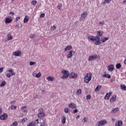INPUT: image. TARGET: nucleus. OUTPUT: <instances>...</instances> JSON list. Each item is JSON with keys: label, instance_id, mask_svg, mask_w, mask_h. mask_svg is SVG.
I'll use <instances>...</instances> for the list:
<instances>
[{"label": "nucleus", "instance_id": "f257e3e1", "mask_svg": "<svg viewBox=\"0 0 126 126\" xmlns=\"http://www.w3.org/2000/svg\"><path fill=\"white\" fill-rule=\"evenodd\" d=\"M27 126H45V121L42 118L37 119L34 122L30 123Z\"/></svg>", "mask_w": 126, "mask_h": 126}, {"label": "nucleus", "instance_id": "f03ea898", "mask_svg": "<svg viewBox=\"0 0 126 126\" xmlns=\"http://www.w3.org/2000/svg\"><path fill=\"white\" fill-rule=\"evenodd\" d=\"M88 39H90L91 41H96V42L94 43V45H97L101 44L100 37L99 36H94L93 35H90L88 36Z\"/></svg>", "mask_w": 126, "mask_h": 126}, {"label": "nucleus", "instance_id": "7ed1b4c3", "mask_svg": "<svg viewBox=\"0 0 126 126\" xmlns=\"http://www.w3.org/2000/svg\"><path fill=\"white\" fill-rule=\"evenodd\" d=\"M92 78V73H87L84 77V81L85 83H89V81L91 80Z\"/></svg>", "mask_w": 126, "mask_h": 126}, {"label": "nucleus", "instance_id": "20e7f679", "mask_svg": "<svg viewBox=\"0 0 126 126\" xmlns=\"http://www.w3.org/2000/svg\"><path fill=\"white\" fill-rule=\"evenodd\" d=\"M62 73L63 74L61 77V78L63 79H66V78H67L69 75V72H68V71L65 70L62 71Z\"/></svg>", "mask_w": 126, "mask_h": 126}, {"label": "nucleus", "instance_id": "39448f33", "mask_svg": "<svg viewBox=\"0 0 126 126\" xmlns=\"http://www.w3.org/2000/svg\"><path fill=\"white\" fill-rule=\"evenodd\" d=\"M107 124V121L106 120H101L97 123L95 125V126H105V125Z\"/></svg>", "mask_w": 126, "mask_h": 126}, {"label": "nucleus", "instance_id": "423d86ee", "mask_svg": "<svg viewBox=\"0 0 126 126\" xmlns=\"http://www.w3.org/2000/svg\"><path fill=\"white\" fill-rule=\"evenodd\" d=\"M38 118H44L45 117V114L44 113V110L43 109H40L38 110V114L37 115Z\"/></svg>", "mask_w": 126, "mask_h": 126}, {"label": "nucleus", "instance_id": "0eeeda50", "mask_svg": "<svg viewBox=\"0 0 126 126\" xmlns=\"http://www.w3.org/2000/svg\"><path fill=\"white\" fill-rule=\"evenodd\" d=\"M87 15H88V13H87V12H84L81 15V17L80 18V20H81V21H82V20H84V19L86 18Z\"/></svg>", "mask_w": 126, "mask_h": 126}, {"label": "nucleus", "instance_id": "6e6552de", "mask_svg": "<svg viewBox=\"0 0 126 126\" xmlns=\"http://www.w3.org/2000/svg\"><path fill=\"white\" fill-rule=\"evenodd\" d=\"M75 54V52L73 50H70L69 52V53L67 55V59H71L72 57L73 56V55Z\"/></svg>", "mask_w": 126, "mask_h": 126}, {"label": "nucleus", "instance_id": "1a4fd4ad", "mask_svg": "<svg viewBox=\"0 0 126 126\" xmlns=\"http://www.w3.org/2000/svg\"><path fill=\"white\" fill-rule=\"evenodd\" d=\"M95 59H98V57L96 54L89 56V61L91 62L92 61H94Z\"/></svg>", "mask_w": 126, "mask_h": 126}, {"label": "nucleus", "instance_id": "9d476101", "mask_svg": "<svg viewBox=\"0 0 126 126\" xmlns=\"http://www.w3.org/2000/svg\"><path fill=\"white\" fill-rule=\"evenodd\" d=\"M13 55L15 57H20L21 56V51L18 50L13 53Z\"/></svg>", "mask_w": 126, "mask_h": 126}, {"label": "nucleus", "instance_id": "9b49d317", "mask_svg": "<svg viewBox=\"0 0 126 126\" xmlns=\"http://www.w3.org/2000/svg\"><path fill=\"white\" fill-rule=\"evenodd\" d=\"M116 101H117V95L115 94L110 99V103H114V102H116Z\"/></svg>", "mask_w": 126, "mask_h": 126}, {"label": "nucleus", "instance_id": "f8f14e48", "mask_svg": "<svg viewBox=\"0 0 126 126\" xmlns=\"http://www.w3.org/2000/svg\"><path fill=\"white\" fill-rule=\"evenodd\" d=\"M115 68V66L113 64H110L107 66L108 71H113Z\"/></svg>", "mask_w": 126, "mask_h": 126}, {"label": "nucleus", "instance_id": "ddd939ff", "mask_svg": "<svg viewBox=\"0 0 126 126\" xmlns=\"http://www.w3.org/2000/svg\"><path fill=\"white\" fill-rule=\"evenodd\" d=\"M112 94H113V92H110L109 93H107L104 98L105 100H109L110 96H111Z\"/></svg>", "mask_w": 126, "mask_h": 126}, {"label": "nucleus", "instance_id": "4468645a", "mask_svg": "<svg viewBox=\"0 0 126 126\" xmlns=\"http://www.w3.org/2000/svg\"><path fill=\"white\" fill-rule=\"evenodd\" d=\"M7 115L6 114H2L0 117V119H1V121H4L5 120H7Z\"/></svg>", "mask_w": 126, "mask_h": 126}, {"label": "nucleus", "instance_id": "2eb2a0df", "mask_svg": "<svg viewBox=\"0 0 126 126\" xmlns=\"http://www.w3.org/2000/svg\"><path fill=\"white\" fill-rule=\"evenodd\" d=\"M70 76L71 78H76V77H77V74L71 72L70 73Z\"/></svg>", "mask_w": 126, "mask_h": 126}, {"label": "nucleus", "instance_id": "dca6fc26", "mask_svg": "<svg viewBox=\"0 0 126 126\" xmlns=\"http://www.w3.org/2000/svg\"><path fill=\"white\" fill-rule=\"evenodd\" d=\"M123 126V121L118 120L115 124V126Z\"/></svg>", "mask_w": 126, "mask_h": 126}, {"label": "nucleus", "instance_id": "f3484780", "mask_svg": "<svg viewBox=\"0 0 126 126\" xmlns=\"http://www.w3.org/2000/svg\"><path fill=\"white\" fill-rule=\"evenodd\" d=\"M120 111V109L118 107L116 108H114L112 111V114H116V113H118Z\"/></svg>", "mask_w": 126, "mask_h": 126}, {"label": "nucleus", "instance_id": "a211bd4d", "mask_svg": "<svg viewBox=\"0 0 126 126\" xmlns=\"http://www.w3.org/2000/svg\"><path fill=\"white\" fill-rule=\"evenodd\" d=\"M61 121L63 125H64V124H65V121H66V118H65V116H64V115H63L62 116Z\"/></svg>", "mask_w": 126, "mask_h": 126}, {"label": "nucleus", "instance_id": "6ab92c4d", "mask_svg": "<svg viewBox=\"0 0 126 126\" xmlns=\"http://www.w3.org/2000/svg\"><path fill=\"white\" fill-rule=\"evenodd\" d=\"M103 31H98L97 32V36H99V37H102V36L103 35Z\"/></svg>", "mask_w": 126, "mask_h": 126}, {"label": "nucleus", "instance_id": "aec40b11", "mask_svg": "<svg viewBox=\"0 0 126 126\" xmlns=\"http://www.w3.org/2000/svg\"><path fill=\"white\" fill-rule=\"evenodd\" d=\"M72 49V46L71 45H68L64 48L65 52L66 51H69Z\"/></svg>", "mask_w": 126, "mask_h": 126}, {"label": "nucleus", "instance_id": "412c9836", "mask_svg": "<svg viewBox=\"0 0 126 126\" xmlns=\"http://www.w3.org/2000/svg\"><path fill=\"white\" fill-rule=\"evenodd\" d=\"M12 21V20L9 18H6L5 20V23L7 24V23H10Z\"/></svg>", "mask_w": 126, "mask_h": 126}, {"label": "nucleus", "instance_id": "4be33fe9", "mask_svg": "<svg viewBox=\"0 0 126 126\" xmlns=\"http://www.w3.org/2000/svg\"><path fill=\"white\" fill-rule=\"evenodd\" d=\"M68 107L71 109H73V108H75V107H76V104L75 103H70L68 105Z\"/></svg>", "mask_w": 126, "mask_h": 126}, {"label": "nucleus", "instance_id": "5701e85b", "mask_svg": "<svg viewBox=\"0 0 126 126\" xmlns=\"http://www.w3.org/2000/svg\"><path fill=\"white\" fill-rule=\"evenodd\" d=\"M27 107L26 106H23L21 108L22 112L23 113H26L27 112V110H26Z\"/></svg>", "mask_w": 126, "mask_h": 126}, {"label": "nucleus", "instance_id": "b1692460", "mask_svg": "<svg viewBox=\"0 0 126 126\" xmlns=\"http://www.w3.org/2000/svg\"><path fill=\"white\" fill-rule=\"evenodd\" d=\"M29 20V16L26 15L24 19V23H26Z\"/></svg>", "mask_w": 126, "mask_h": 126}, {"label": "nucleus", "instance_id": "393cba45", "mask_svg": "<svg viewBox=\"0 0 126 126\" xmlns=\"http://www.w3.org/2000/svg\"><path fill=\"white\" fill-rule=\"evenodd\" d=\"M46 79L48 80V81H53L55 78L52 76L47 77Z\"/></svg>", "mask_w": 126, "mask_h": 126}, {"label": "nucleus", "instance_id": "a878e982", "mask_svg": "<svg viewBox=\"0 0 126 126\" xmlns=\"http://www.w3.org/2000/svg\"><path fill=\"white\" fill-rule=\"evenodd\" d=\"M102 77H106V78H111V75L108 74H105L102 75Z\"/></svg>", "mask_w": 126, "mask_h": 126}, {"label": "nucleus", "instance_id": "bb28decb", "mask_svg": "<svg viewBox=\"0 0 126 126\" xmlns=\"http://www.w3.org/2000/svg\"><path fill=\"white\" fill-rule=\"evenodd\" d=\"M8 71L9 72H10V74H11V75H15V72H13V70L12 69H10Z\"/></svg>", "mask_w": 126, "mask_h": 126}, {"label": "nucleus", "instance_id": "cd10ccee", "mask_svg": "<svg viewBox=\"0 0 126 126\" xmlns=\"http://www.w3.org/2000/svg\"><path fill=\"white\" fill-rule=\"evenodd\" d=\"M116 67L117 69H120V68L122 67V65L121 64V63H118L116 64Z\"/></svg>", "mask_w": 126, "mask_h": 126}, {"label": "nucleus", "instance_id": "c85d7f7f", "mask_svg": "<svg viewBox=\"0 0 126 126\" xmlns=\"http://www.w3.org/2000/svg\"><path fill=\"white\" fill-rule=\"evenodd\" d=\"M121 89L122 90H126V85H125L124 84L123 85H121Z\"/></svg>", "mask_w": 126, "mask_h": 126}, {"label": "nucleus", "instance_id": "c756f323", "mask_svg": "<svg viewBox=\"0 0 126 126\" xmlns=\"http://www.w3.org/2000/svg\"><path fill=\"white\" fill-rule=\"evenodd\" d=\"M101 85H98L95 89V91H99L101 89Z\"/></svg>", "mask_w": 126, "mask_h": 126}, {"label": "nucleus", "instance_id": "7c9ffc66", "mask_svg": "<svg viewBox=\"0 0 126 126\" xmlns=\"http://www.w3.org/2000/svg\"><path fill=\"white\" fill-rule=\"evenodd\" d=\"M109 39V37H104L102 40L101 42L102 43H105V42H106V41H108V39Z\"/></svg>", "mask_w": 126, "mask_h": 126}, {"label": "nucleus", "instance_id": "2f4dec72", "mask_svg": "<svg viewBox=\"0 0 126 126\" xmlns=\"http://www.w3.org/2000/svg\"><path fill=\"white\" fill-rule=\"evenodd\" d=\"M11 126H18V123L17 121H15L12 123V124Z\"/></svg>", "mask_w": 126, "mask_h": 126}, {"label": "nucleus", "instance_id": "473e14b6", "mask_svg": "<svg viewBox=\"0 0 126 126\" xmlns=\"http://www.w3.org/2000/svg\"><path fill=\"white\" fill-rule=\"evenodd\" d=\"M111 1V0H104V2L102 3L104 5L106 4V3H109Z\"/></svg>", "mask_w": 126, "mask_h": 126}, {"label": "nucleus", "instance_id": "72a5a7b5", "mask_svg": "<svg viewBox=\"0 0 126 126\" xmlns=\"http://www.w3.org/2000/svg\"><path fill=\"white\" fill-rule=\"evenodd\" d=\"M7 40H8L9 41L10 40H12V35L11 34H8Z\"/></svg>", "mask_w": 126, "mask_h": 126}, {"label": "nucleus", "instance_id": "f704fd0d", "mask_svg": "<svg viewBox=\"0 0 126 126\" xmlns=\"http://www.w3.org/2000/svg\"><path fill=\"white\" fill-rule=\"evenodd\" d=\"M5 84H6V82L5 81H3L0 85V86L1 87H3V86H4V85H5Z\"/></svg>", "mask_w": 126, "mask_h": 126}, {"label": "nucleus", "instance_id": "c9c22d12", "mask_svg": "<svg viewBox=\"0 0 126 126\" xmlns=\"http://www.w3.org/2000/svg\"><path fill=\"white\" fill-rule=\"evenodd\" d=\"M35 37H36V35L34 34H32L30 35V38H31V39H34Z\"/></svg>", "mask_w": 126, "mask_h": 126}, {"label": "nucleus", "instance_id": "e433bc0d", "mask_svg": "<svg viewBox=\"0 0 126 126\" xmlns=\"http://www.w3.org/2000/svg\"><path fill=\"white\" fill-rule=\"evenodd\" d=\"M77 94H78V95H81V89H79L76 92Z\"/></svg>", "mask_w": 126, "mask_h": 126}, {"label": "nucleus", "instance_id": "4c0bfd02", "mask_svg": "<svg viewBox=\"0 0 126 126\" xmlns=\"http://www.w3.org/2000/svg\"><path fill=\"white\" fill-rule=\"evenodd\" d=\"M88 121V118L87 117H85L83 118V120L82 121L83 123H85Z\"/></svg>", "mask_w": 126, "mask_h": 126}, {"label": "nucleus", "instance_id": "58836bf2", "mask_svg": "<svg viewBox=\"0 0 126 126\" xmlns=\"http://www.w3.org/2000/svg\"><path fill=\"white\" fill-rule=\"evenodd\" d=\"M104 24H105V22H104V21H102V22H100L99 23V26H103Z\"/></svg>", "mask_w": 126, "mask_h": 126}, {"label": "nucleus", "instance_id": "ea45409f", "mask_svg": "<svg viewBox=\"0 0 126 126\" xmlns=\"http://www.w3.org/2000/svg\"><path fill=\"white\" fill-rule=\"evenodd\" d=\"M62 6H63V4H58L57 5V8L58 9H61L62 8Z\"/></svg>", "mask_w": 126, "mask_h": 126}, {"label": "nucleus", "instance_id": "a19ab883", "mask_svg": "<svg viewBox=\"0 0 126 126\" xmlns=\"http://www.w3.org/2000/svg\"><path fill=\"white\" fill-rule=\"evenodd\" d=\"M69 111V110H68V108H65L64 109V113H65V114L68 113Z\"/></svg>", "mask_w": 126, "mask_h": 126}, {"label": "nucleus", "instance_id": "79ce46f5", "mask_svg": "<svg viewBox=\"0 0 126 126\" xmlns=\"http://www.w3.org/2000/svg\"><path fill=\"white\" fill-rule=\"evenodd\" d=\"M16 108H17V106H13V105H12L11 106V110H15V109H16Z\"/></svg>", "mask_w": 126, "mask_h": 126}, {"label": "nucleus", "instance_id": "37998d69", "mask_svg": "<svg viewBox=\"0 0 126 126\" xmlns=\"http://www.w3.org/2000/svg\"><path fill=\"white\" fill-rule=\"evenodd\" d=\"M35 77H37V78H39V77H41V73L39 72L38 74H37L35 75Z\"/></svg>", "mask_w": 126, "mask_h": 126}, {"label": "nucleus", "instance_id": "c03bdc74", "mask_svg": "<svg viewBox=\"0 0 126 126\" xmlns=\"http://www.w3.org/2000/svg\"><path fill=\"white\" fill-rule=\"evenodd\" d=\"M32 4L33 5H35V4H36V3H37V1L36 0H32Z\"/></svg>", "mask_w": 126, "mask_h": 126}, {"label": "nucleus", "instance_id": "a18cd8bd", "mask_svg": "<svg viewBox=\"0 0 126 126\" xmlns=\"http://www.w3.org/2000/svg\"><path fill=\"white\" fill-rule=\"evenodd\" d=\"M87 100H89L91 99V95L90 94L87 95L86 96Z\"/></svg>", "mask_w": 126, "mask_h": 126}, {"label": "nucleus", "instance_id": "49530a36", "mask_svg": "<svg viewBox=\"0 0 126 126\" xmlns=\"http://www.w3.org/2000/svg\"><path fill=\"white\" fill-rule=\"evenodd\" d=\"M34 64H36V63H34L33 62H30V65H34Z\"/></svg>", "mask_w": 126, "mask_h": 126}, {"label": "nucleus", "instance_id": "de8ad7c7", "mask_svg": "<svg viewBox=\"0 0 126 126\" xmlns=\"http://www.w3.org/2000/svg\"><path fill=\"white\" fill-rule=\"evenodd\" d=\"M6 77H10L12 76V75H11V74H10V73L6 74Z\"/></svg>", "mask_w": 126, "mask_h": 126}, {"label": "nucleus", "instance_id": "09e8293b", "mask_svg": "<svg viewBox=\"0 0 126 126\" xmlns=\"http://www.w3.org/2000/svg\"><path fill=\"white\" fill-rule=\"evenodd\" d=\"M40 18H43L45 17V13H42L40 16Z\"/></svg>", "mask_w": 126, "mask_h": 126}, {"label": "nucleus", "instance_id": "8fccbe9b", "mask_svg": "<svg viewBox=\"0 0 126 126\" xmlns=\"http://www.w3.org/2000/svg\"><path fill=\"white\" fill-rule=\"evenodd\" d=\"M56 26H53L51 27V30H53V31L56 30Z\"/></svg>", "mask_w": 126, "mask_h": 126}, {"label": "nucleus", "instance_id": "3c124183", "mask_svg": "<svg viewBox=\"0 0 126 126\" xmlns=\"http://www.w3.org/2000/svg\"><path fill=\"white\" fill-rule=\"evenodd\" d=\"M77 112H78V110H77V109H75L73 111V113L74 114H76V113H77Z\"/></svg>", "mask_w": 126, "mask_h": 126}, {"label": "nucleus", "instance_id": "603ef678", "mask_svg": "<svg viewBox=\"0 0 126 126\" xmlns=\"http://www.w3.org/2000/svg\"><path fill=\"white\" fill-rule=\"evenodd\" d=\"M15 20L16 21H18V20H20V17H16Z\"/></svg>", "mask_w": 126, "mask_h": 126}, {"label": "nucleus", "instance_id": "864d4df0", "mask_svg": "<svg viewBox=\"0 0 126 126\" xmlns=\"http://www.w3.org/2000/svg\"><path fill=\"white\" fill-rule=\"evenodd\" d=\"M15 102H16L15 100H13V101H11V105H14V104H15Z\"/></svg>", "mask_w": 126, "mask_h": 126}, {"label": "nucleus", "instance_id": "5fc2aeb1", "mask_svg": "<svg viewBox=\"0 0 126 126\" xmlns=\"http://www.w3.org/2000/svg\"><path fill=\"white\" fill-rule=\"evenodd\" d=\"M2 71H3V67L0 68V73H1Z\"/></svg>", "mask_w": 126, "mask_h": 126}, {"label": "nucleus", "instance_id": "6e6d98bb", "mask_svg": "<svg viewBox=\"0 0 126 126\" xmlns=\"http://www.w3.org/2000/svg\"><path fill=\"white\" fill-rule=\"evenodd\" d=\"M41 93H43V94H45L46 93V90H43L41 91Z\"/></svg>", "mask_w": 126, "mask_h": 126}, {"label": "nucleus", "instance_id": "4d7b16f0", "mask_svg": "<svg viewBox=\"0 0 126 126\" xmlns=\"http://www.w3.org/2000/svg\"><path fill=\"white\" fill-rule=\"evenodd\" d=\"M25 122H26L25 118H23L22 120V123H25Z\"/></svg>", "mask_w": 126, "mask_h": 126}, {"label": "nucleus", "instance_id": "13d9d810", "mask_svg": "<svg viewBox=\"0 0 126 126\" xmlns=\"http://www.w3.org/2000/svg\"><path fill=\"white\" fill-rule=\"evenodd\" d=\"M10 14H12V15H13L14 14V13L13 12H11L9 13V15H10Z\"/></svg>", "mask_w": 126, "mask_h": 126}, {"label": "nucleus", "instance_id": "bf43d9fd", "mask_svg": "<svg viewBox=\"0 0 126 126\" xmlns=\"http://www.w3.org/2000/svg\"><path fill=\"white\" fill-rule=\"evenodd\" d=\"M16 27H17V28H19V24H17L16 25Z\"/></svg>", "mask_w": 126, "mask_h": 126}, {"label": "nucleus", "instance_id": "052dcab7", "mask_svg": "<svg viewBox=\"0 0 126 126\" xmlns=\"http://www.w3.org/2000/svg\"><path fill=\"white\" fill-rule=\"evenodd\" d=\"M79 118H80V115H78V116L76 117V119L77 120V119H79Z\"/></svg>", "mask_w": 126, "mask_h": 126}, {"label": "nucleus", "instance_id": "680f3d73", "mask_svg": "<svg viewBox=\"0 0 126 126\" xmlns=\"http://www.w3.org/2000/svg\"><path fill=\"white\" fill-rule=\"evenodd\" d=\"M1 112H2L1 108H0V115H1Z\"/></svg>", "mask_w": 126, "mask_h": 126}, {"label": "nucleus", "instance_id": "e2e57ef3", "mask_svg": "<svg viewBox=\"0 0 126 126\" xmlns=\"http://www.w3.org/2000/svg\"><path fill=\"white\" fill-rule=\"evenodd\" d=\"M126 0H124L123 1V3H126Z\"/></svg>", "mask_w": 126, "mask_h": 126}, {"label": "nucleus", "instance_id": "0e129e2a", "mask_svg": "<svg viewBox=\"0 0 126 126\" xmlns=\"http://www.w3.org/2000/svg\"><path fill=\"white\" fill-rule=\"evenodd\" d=\"M124 63L125 64H126V59L124 61Z\"/></svg>", "mask_w": 126, "mask_h": 126}, {"label": "nucleus", "instance_id": "69168bd1", "mask_svg": "<svg viewBox=\"0 0 126 126\" xmlns=\"http://www.w3.org/2000/svg\"><path fill=\"white\" fill-rule=\"evenodd\" d=\"M11 0V2L14 1L15 0Z\"/></svg>", "mask_w": 126, "mask_h": 126}]
</instances>
